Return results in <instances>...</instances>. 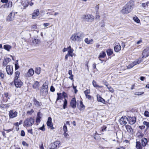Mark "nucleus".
<instances>
[{
	"label": "nucleus",
	"instance_id": "28",
	"mask_svg": "<svg viewBox=\"0 0 149 149\" xmlns=\"http://www.w3.org/2000/svg\"><path fill=\"white\" fill-rule=\"evenodd\" d=\"M39 86V82L37 81H35L34 84L33 86V88H34L37 89L38 88Z\"/></svg>",
	"mask_w": 149,
	"mask_h": 149
},
{
	"label": "nucleus",
	"instance_id": "23",
	"mask_svg": "<svg viewBox=\"0 0 149 149\" xmlns=\"http://www.w3.org/2000/svg\"><path fill=\"white\" fill-rule=\"evenodd\" d=\"M147 143V140L146 138H142L141 139V144L143 146H145Z\"/></svg>",
	"mask_w": 149,
	"mask_h": 149
},
{
	"label": "nucleus",
	"instance_id": "18",
	"mask_svg": "<svg viewBox=\"0 0 149 149\" xmlns=\"http://www.w3.org/2000/svg\"><path fill=\"white\" fill-rule=\"evenodd\" d=\"M125 128L127 131L130 134H132L133 133V130L131 126L129 125L125 126Z\"/></svg>",
	"mask_w": 149,
	"mask_h": 149
},
{
	"label": "nucleus",
	"instance_id": "58",
	"mask_svg": "<svg viewBox=\"0 0 149 149\" xmlns=\"http://www.w3.org/2000/svg\"><path fill=\"white\" fill-rule=\"evenodd\" d=\"M40 118L39 117H38L36 119V123H38L40 122Z\"/></svg>",
	"mask_w": 149,
	"mask_h": 149
},
{
	"label": "nucleus",
	"instance_id": "44",
	"mask_svg": "<svg viewBox=\"0 0 149 149\" xmlns=\"http://www.w3.org/2000/svg\"><path fill=\"white\" fill-rule=\"evenodd\" d=\"M134 64L132 63L128 65L127 66V68L128 69H130L133 67L134 65H133Z\"/></svg>",
	"mask_w": 149,
	"mask_h": 149
},
{
	"label": "nucleus",
	"instance_id": "12",
	"mask_svg": "<svg viewBox=\"0 0 149 149\" xmlns=\"http://www.w3.org/2000/svg\"><path fill=\"white\" fill-rule=\"evenodd\" d=\"M14 81L15 84L17 88L20 87L23 84V83L20 80H15Z\"/></svg>",
	"mask_w": 149,
	"mask_h": 149
},
{
	"label": "nucleus",
	"instance_id": "62",
	"mask_svg": "<svg viewBox=\"0 0 149 149\" xmlns=\"http://www.w3.org/2000/svg\"><path fill=\"white\" fill-rule=\"evenodd\" d=\"M28 4H29V3H28V2L27 1L26 4V5H24V3H23V5L24 7V8H25L28 6Z\"/></svg>",
	"mask_w": 149,
	"mask_h": 149
},
{
	"label": "nucleus",
	"instance_id": "31",
	"mask_svg": "<svg viewBox=\"0 0 149 149\" xmlns=\"http://www.w3.org/2000/svg\"><path fill=\"white\" fill-rule=\"evenodd\" d=\"M85 108V106L83 104V103L82 101L80 102V105L79 107V109L81 111L84 110Z\"/></svg>",
	"mask_w": 149,
	"mask_h": 149
},
{
	"label": "nucleus",
	"instance_id": "8",
	"mask_svg": "<svg viewBox=\"0 0 149 149\" xmlns=\"http://www.w3.org/2000/svg\"><path fill=\"white\" fill-rule=\"evenodd\" d=\"M127 118L126 116L122 117L120 119L119 122L121 125H125L127 123Z\"/></svg>",
	"mask_w": 149,
	"mask_h": 149
},
{
	"label": "nucleus",
	"instance_id": "6",
	"mask_svg": "<svg viewBox=\"0 0 149 149\" xmlns=\"http://www.w3.org/2000/svg\"><path fill=\"white\" fill-rule=\"evenodd\" d=\"M6 70L7 74L8 75H11L13 73V67L11 65H7Z\"/></svg>",
	"mask_w": 149,
	"mask_h": 149
},
{
	"label": "nucleus",
	"instance_id": "20",
	"mask_svg": "<svg viewBox=\"0 0 149 149\" xmlns=\"http://www.w3.org/2000/svg\"><path fill=\"white\" fill-rule=\"evenodd\" d=\"M40 42V40L39 39H38L35 38H32V42L33 44L35 45H37L39 44Z\"/></svg>",
	"mask_w": 149,
	"mask_h": 149
},
{
	"label": "nucleus",
	"instance_id": "42",
	"mask_svg": "<svg viewBox=\"0 0 149 149\" xmlns=\"http://www.w3.org/2000/svg\"><path fill=\"white\" fill-rule=\"evenodd\" d=\"M144 115L146 117H149V112L147 111H145L144 113Z\"/></svg>",
	"mask_w": 149,
	"mask_h": 149
},
{
	"label": "nucleus",
	"instance_id": "32",
	"mask_svg": "<svg viewBox=\"0 0 149 149\" xmlns=\"http://www.w3.org/2000/svg\"><path fill=\"white\" fill-rule=\"evenodd\" d=\"M93 85V86L96 88H101L103 87L102 86H100L98 85L97 83L94 80H93L92 82Z\"/></svg>",
	"mask_w": 149,
	"mask_h": 149
},
{
	"label": "nucleus",
	"instance_id": "15",
	"mask_svg": "<svg viewBox=\"0 0 149 149\" xmlns=\"http://www.w3.org/2000/svg\"><path fill=\"white\" fill-rule=\"evenodd\" d=\"M67 50L68 51V54L70 55V56L72 57L74 56V49L72 48L70 46L67 47Z\"/></svg>",
	"mask_w": 149,
	"mask_h": 149
},
{
	"label": "nucleus",
	"instance_id": "45",
	"mask_svg": "<svg viewBox=\"0 0 149 149\" xmlns=\"http://www.w3.org/2000/svg\"><path fill=\"white\" fill-rule=\"evenodd\" d=\"M4 77V74L1 70H0V77L2 78L3 79Z\"/></svg>",
	"mask_w": 149,
	"mask_h": 149
},
{
	"label": "nucleus",
	"instance_id": "48",
	"mask_svg": "<svg viewBox=\"0 0 149 149\" xmlns=\"http://www.w3.org/2000/svg\"><path fill=\"white\" fill-rule=\"evenodd\" d=\"M86 96V97L89 100H91L93 97L91 95H87Z\"/></svg>",
	"mask_w": 149,
	"mask_h": 149
},
{
	"label": "nucleus",
	"instance_id": "51",
	"mask_svg": "<svg viewBox=\"0 0 149 149\" xmlns=\"http://www.w3.org/2000/svg\"><path fill=\"white\" fill-rule=\"evenodd\" d=\"M63 130L64 132H67L68 131L67 127L65 125L63 126Z\"/></svg>",
	"mask_w": 149,
	"mask_h": 149
},
{
	"label": "nucleus",
	"instance_id": "53",
	"mask_svg": "<svg viewBox=\"0 0 149 149\" xmlns=\"http://www.w3.org/2000/svg\"><path fill=\"white\" fill-rule=\"evenodd\" d=\"M25 135V133L24 131L22 130L21 131V136H24Z\"/></svg>",
	"mask_w": 149,
	"mask_h": 149
},
{
	"label": "nucleus",
	"instance_id": "33",
	"mask_svg": "<svg viewBox=\"0 0 149 149\" xmlns=\"http://www.w3.org/2000/svg\"><path fill=\"white\" fill-rule=\"evenodd\" d=\"M106 52L108 56H110L113 54V50L111 49H107Z\"/></svg>",
	"mask_w": 149,
	"mask_h": 149
},
{
	"label": "nucleus",
	"instance_id": "10",
	"mask_svg": "<svg viewBox=\"0 0 149 149\" xmlns=\"http://www.w3.org/2000/svg\"><path fill=\"white\" fill-rule=\"evenodd\" d=\"M149 55V47L146 48L143 51L142 53V58H146Z\"/></svg>",
	"mask_w": 149,
	"mask_h": 149
},
{
	"label": "nucleus",
	"instance_id": "21",
	"mask_svg": "<svg viewBox=\"0 0 149 149\" xmlns=\"http://www.w3.org/2000/svg\"><path fill=\"white\" fill-rule=\"evenodd\" d=\"M33 101L34 104L37 107L41 106L42 105V103L37 101L35 98H33Z\"/></svg>",
	"mask_w": 149,
	"mask_h": 149
},
{
	"label": "nucleus",
	"instance_id": "4",
	"mask_svg": "<svg viewBox=\"0 0 149 149\" xmlns=\"http://www.w3.org/2000/svg\"><path fill=\"white\" fill-rule=\"evenodd\" d=\"M48 81H46L43 84L40 90L41 93L43 95H46L47 93Z\"/></svg>",
	"mask_w": 149,
	"mask_h": 149
},
{
	"label": "nucleus",
	"instance_id": "49",
	"mask_svg": "<svg viewBox=\"0 0 149 149\" xmlns=\"http://www.w3.org/2000/svg\"><path fill=\"white\" fill-rule=\"evenodd\" d=\"M84 93L85 95H88V94L90 93V90H87L84 91Z\"/></svg>",
	"mask_w": 149,
	"mask_h": 149
},
{
	"label": "nucleus",
	"instance_id": "25",
	"mask_svg": "<svg viewBox=\"0 0 149 149\" xmlns=\"http://www.w3.org/2000/svg\"><path fill=\"white\" fill-rule=\"evenodd\" d=\"M12 13L11 12L8 15L7 18V21L10 22L13 20L14 17L12 16Z\"/></svg>",
	"mask_w": 149,
	"mask_h": 149
},
{
	"label": "nucleus",
	"instance_id": "2",
	"mask_svg": "<svg viewBox=\"0 0 149 149\" xmlns=\"http://www.w3.org/2000/svg\"><path fill=\"white\" fill-rule=\"evenodd\" d=\"M133 5L132 1H129L124 6L121 10V13L124 14H127L130 12L132 10L131 8Z\"/></svg>",
	"mask_w": 149,
	"mask_h": 149
},
{
	"label": "nucleus",
	"instance_id": "17",
	"mask_svg": "<svg viewBox=\"0 0 149 149\" xmlns=\"http://www.w3.org/2000/svg\"><path fill=\"white\" fill-rule=\"evenodd\" d=\"M11 61V59L10 58H4L3 61V65L5 67Z\"/></svg>",
	"mask_w": 149,
	"mask_h": 149
},
{
	"label": "nucleus",
	"instance_id": "55",
	"mask_svg": "<svg viewBox=\"0 0 149 149\" xmlns=\"http://www.w3.org/2000/svg\"><path fill=\"white\" fill-rule=\"evenodd\" d=\"M12 2H9V3H8V5L7 6V7L8 8L9 7H12Z\"/></svg>",
	"mask_w": 149,
	"mask_h": 149
},
{
	"label": "nucleus",
	"instance_id": "56",
	"mask_svg": "<svg viewBox=\"0 0 149 149\" xmlns=\"http://www.w3.org/2000/svg\"><path fill=\"white\" fill-rule=\"evenodd\" d=\"M15 70H17L18 69V68H19V66L18 65V64L17 63L15 64Z\"/></svg>",
	"mask_w": 149,
	"mask_h": 149
},
{
	"label": "nucleus",
	"instance_id": "16",
	"mask_svg": "<svg viewBox=\"0 0 149 149\" xmlns=\"http://www.w3.org/2000/svg\"><path fill=\"white\" fill-rule=\"evenodd\" d=\"M127 121H129V123L133 125L134 124L136 121V118L135 117H130L127 118Z\"/></svg>",
	"mask_w": 149,
	"mask_h": 149
},
{
	"label": "nucleus",
	"instance_id": "52",
	"mask_svg": "<svg viewBox=\"0 0 149 149\" xmlns=\"http://www.w3.org/2000/svg\"><path fill=\"white\" fill-rule=\"evenodd\" d=\"M39 129L40 130H41L42 131H45V127H44V125H43L42 127H40L39 128Z\"/></svg>",
	"mask_w": 149,
	"mask_h": 149
},
{
	"label": "nucleus",
	"instance_id": "34",
	"mask_svg": "<svg viewBox=\"0 0 149 149\" xmlns=\"http://www.w3.org/2000/svg\"><path fill=\"white\" fill-rule=\"evenodd\" d=\"M106 56L105 52H102L100 54L98 58H104Z\"/></svg>",
	"mask_w": 149,
	"mask_h": 149
},
{
	"label": "nucleus",
	"instance_id": "35",
	"mask_svg": "<svg viewBox=\"0 0 149 149\" xmlns=\"http://www.w3.org/2000/svg\"><path fill=\"white\" fill-rule=\"evenodd\" d=\"M20 74V72L18 71H17L15 72V76L14 78V80L18 79L19 77V76Z\"/></svg>",
	"mask_w": 149,
	"mask_h": 149
},
{
	"label": "nucleus",
	"instance_id": "39",
	"mask_svg": "<svg viewBox=\"0 0 149 149\" xmlns=\"http://www.w3.org/2000/svg\"><path fill=\"white\" fill-rule=\"evenodd\" d=\"M107 88L109 90V91L113 93L114 92L113 89L110 86L107 87Z\"/></svg>",
	"mask_w": 149,
	"mask_h": 149
},
{
	"label": "nucleus",
	"instance_id": "26",
	"mask_svg": "<svg viewBox=\"0 0 149 149\" xmlns=\"http://www.w3.org/2000/svg\"><path fill=\"white\" fill-rule=\"evenodd\" d=\"M121 49V47L120 45H116L114 48V51L117 52H119Z\"/></svg>",
	"mask_w": 149,
	"mask_h": 149
},
{
	"label": "nucleus",
	"instance_id": "19",
	"mask_svg": "<svg viewBox=\"0 0 149 149\" xmlns=\"http://www.w3.org/2000/svg\"><path fill=\"white\" fill-rule=\"evenodd\" d=\"M39 12L38 9H36L34 10L33 13L32 14V18L33 19L36 18L39 15Z\"/></svg>",
	"mask_w": 149,
	"mask_h": 149
},
{
	"label": "nucleus",
	"instance_id": "9",
	"mask_svg": "<svg viewBox=\"0 0 149 149\" xmlns=\"http://www.w3.org/2000/svg\"><path fill=\"white\" fill-rule=\"evenodd\" d=\"M60 142L56 141L54 143H52L50 148L49 149H56L57 147H59Z\"/></svg>",
	"mask_w": 149,
	"mask_h": 149
},
{
	"label": "nucleus",
	"instance_id": "50",
	"mask_svg": "<svg viewBox=\"0 0 149 149\" xmlns=\"http://www.w3.org/2000/svg\"><path fill=\"white\" fill-rule=\"evenodd\" d=\"M107 128V127L106 126H103V127H102V129L101 130H100V131L101 132H103Z\"/></svg>",
	"mask_w": 149,
	"mask_h": 149
},
{
	"label": "nucleus",
	"instance_id": "5",
	"mask_svg": "<svg viewBox=\"0 0 149 149\" xmlns=\"http://www.w3.org/2000/svg\"><path fill=\"white\" fill-rule=\"evenodd\" d=\"M83 18L85 20L88 22H92L94 20V17L93 16L90 14L84 15Z\"/></svg>",
	"mask_w": 149,
	"mask_h": 149
},
{
	"label": "nucleus",
	"instance_id": "3",
	"mask_svg": "<svg viewBox=\"0 0 149 149\" xmlns=\"http://www.w3.org/2000/svg\"><path fill=\"white\" fill-rule=\"evenodd\" d=\"M34 121L31 117L26 118L24 121L23 125L24 127H29L32 126L34 124Z\"/></svg>",
	"mask_w": 149,
	"mask_h": 149
},
{
	"label": "nucleus",
	"instance_id": "64",
	"mask_svg": "<svg viewBox=\"0 0 149 149\" xmlns=\"http://www.w3.org/2000/svg\"><path fill=\"white\" fill-rule=\"evenodd\" d=\"M40 149H44L43 147V144L42 143L41 145H40L39 146Z\"/></svg>",
	"mask_w": 149,
	"mask_h": 149
},
{
	"label": "nucleus",
	"instance_id": "36",
	"mask_svg": "<svg viewBox=\"0 0 149 149\" xmlns=\"http://www.w3.org/2000/svg\"><path fill=\"white\" fill-rule=\"evenodd\" d=\"M133 20L137 23H139L140 22V20L138 18L135 16L133 17Z\"/></svg>",
	"mask_w": 149,
	"mask_h": 149
},
{
	"label": "nucleus",
	"instance_id": "61",
	"mask_svg": "<svg viewBox=\"0 0 149 149\" xmlns=\"http://www.w3.org/2000/svg\"><path fill=\"white\" fill-rule=\"evenodd\" d=\"M28 132L29 133H30L31 134H33V133L32 132V129L29 130H28Z\"/></svg>",
	"mask_w": 149,
	"mask_h": 149
},
{
	"label": "nucleus",
	"instance_id": "1",
	"mask_svg": "<svg viewBox=\"0 0 149 149\" xmlns=\"http://www.w3.org/2000/svg\"><path fill=\"white\" fill-rule=\"evenodd\" d=\"M83 37V33L81 32H79L73 34L70 37V39L73 41L79 42L82 40Z\"/></svg>",
	"mask_w": 149,
	"mask_h": 149
},
{
	"label": "nucleus",
	"instance_id": "40",
	"mask_svg": "<svg viewBox=\"0 0 149 149\" xmlns=\"http://www.w3.org/2000/svg\"><path fill=\"white\" fill-rule=\"evenodd\" d=\"M72 86L73 87V89H74V93H76L78 91V90H77V89H76V88H77V86H74V84H73V83H72Z\"/></svg>",
	"mask_w": 149,
	"mask_h": 149
},
{
	"label": "nucleus",
	"instance_id": "57",
	"mask_svg": "<svg viewBox=\"0 0 149 149\" xmlns=\"http://www.w3.org/2000/svg\"><path fill=\"white\" fill-rule=\"evenodd\" d=\"M22 144L24 146H27L28 145V144L25 141H23L22 142Z\"/></svg>",
	"mask_w": 149,
	"mask_h": 149
},
{
	"label": "nucleus",
	"instance_id": "43",
	"mask_svg": "<svg viewBox=\"0 0 149 149\" xmlns=\"http://www.w3.org/2000/svg\"><path fill=\"white\" fill-rule=\"evenodd\" d=\"M144 92H135L134 94L135 95H141Z\"/></svg>",
	"mask_w": 149,
	"mask_h": 149
},
{
	"label": "nucleus",
	"instance_id": "22",
	"mask_svg": "<svg viewBox=\"0 0 149 149\" xmlns=\"http://www.w3.org/2000/svg\"><path fill=\"white\" fill-rule=\"evenodd\" d=\"M97 100L98 102H101L104 103L105 102V100L102 98L99 94H97Z\"/></svg>",
	"mask_w": 149,
	"mask_h": 149
},
{
	"label": "nucleus",
	"instance_id": "46",
	"mask_svg": "<svg viewBox=\"0 0 149 149\" xmlns=\"http://www.w3.org/2000/svg\"><path fill=\"white\" fill-rule=\"evenodd\" d=\"M116 135L117 136V138L118 139H119V138H122V134L120 133H118H118H117L116 134Z\"/></svg>",
	"mask_w": 149,
	"mask_h": 149
},
{
	"label": "nucleus",
	"instance_id": "30",
	"mask_svg": "<svg viewBox=\"0 0 149 149\" xmlns=\"http://www.w3.org/2000/svg\"><path fill=\"white\" fill-rule=\"evenodd\" d=\"M3 48L4 49L9 51L12 48V47L9 45H4Z\"/></svg>",
	"mask_w": 149,
	"mask_h": 149
},
{
	"label": "nucleus",
	"instance_id": "60",
	"mask_svg": "<svg viewBox=\"0 0 149 149\" xmlns=\"http://www.w3.org/2000/svg\"><path fill=\"white\" fill-rule=\"evenodd\" d=\"M148 6L147 3V2L146 3H143L142 4V6L143 7H145L146 6Z\"/></svg>",
	"mask_w": 149,
	"mask_h": 149
},
{
	"label": "nucleus",
	"instance_id": "27",
	"mask_svg": "<svg viewBox=\"0 0 149 149\" xmlns=\"http://www.w3.org/2000/svg\"><path fill=\"white\" fill-rule=\"evenodd\" d=\"M136 147L137 149H142V147L141 143L139 141H136Z\"/></svg>",
	"mask_w": 149,
	"mask_h": 149
},
{
	"label": "nucleus",
	"instance_id": "29",
	"mask_svg": "<svg viewBox=\"0 0 149 149\" xmlns=\"http://www.w3.org/2000/svg\"><path fill=\"white\" fill-rule=\"evenodd\" d=\"M142 61V60H141V58H139L137 60H136L135 61L133 62L132 63L134 64V66L136 65L137 64H138L141 63Z\"/></svg>",
	"mask_w": 149,
	"mask_h": 149
},
{
	"label": "nucleus",
	"instance_id": "41",
	"mask_svg": "<svg viewBox=\"0 0 149 149\" xmlns=\"http://www.w3.org/2000/svg\"><path fill=\"white\" fill-rule=\"evenodd\" d=\"M67 101L66 99H65L63 105V108L64 109H65L66 108V107L67 106Z\"/></svg>",
	"mask_w": 149,
	"mask_h": 149
},
{
	"label": "nucleus",
	"instance_id": "13",
	"mask_svg": "<svg viewBox=\"0 0 149 149\" xmlns=\"http://www.w3.org/2000/svg\"><path fill=\"white\" fill-rule=\"evenodd\" d=\"M47 124L48 126L51 129H53L54 127H53V124L52 123V119L51 118L49 117L48 120L47 122Z\"/></svg>",
	"mask_w": 149,
	"mask_h": 149
},
{
	"label": "nucleus",
	"instance_id": "63",
	"mask_svg": "<svg viewBox=\"0 0 149 149\" xmlns=\"http://www.w3.org/2000/svg\"><path fill=\"white\" fill-rule=\"evenodd\" d=\"M73 76H74V75H71L68 78L70 79L71 80H73V81H74L73 80Z\"/></svg>",
	"mask_w": 149,
	"mask_h": 149
},
{
	"label": "nucleus",
	"instance_id": "7",
	"mask_svg": "<svg viewBox=\"0 0 149 149\" xmlns=\"http://www.w3.org/2000/svg\"><path fill=\"white\" fill-rule=\"evenodd\" d=\"M17 113L16 111H14L13 110H10L9 113V117L10 118H14L17 116Z\"/></svg>",
	"mask_w": 149,
	"mask_h": 149
},
{
	"label": "nucleus",
	"instance_id": "59",
	"mask_svg": "<svg viewBox=\"0 0 149 149\" xmlns=\"http://www.w3.org/2000/svg\"><path fill=\"white\" fill-rule=\"evenodd\" d=\"M66 132H64L63 135L65 137H67L68 136V134Z\"/></svg>",
	"mask_w": 149,
	"mask_h": 149
},
{
	"label": "nucleus",
	"instance_id": "38",
	"mask_svg": "<svg viewBox=\"0 0 149 149\" xmlns=\"http://www.w3.org/2000/svg\"><path fill=\"white\" fill-rule=\"evenodd\" d=\"M4 96L7 99H9L10 97V95L8 92L4 93Z\"/></svg>",
	"mask_w": 149,
	"mask_h": 149
},
{
	"label": "nucleus",
	"instance_id": "11",
	"mask_svg": "<svg viewBox=\"0 0 149 149\" xmlns=\"http://www.w3.org/2000/svg\"><path fill=\"white\" fill-rule=\"evenodd\" d=\"M34 74V70L32 68L29 70L28 72L25 74V76L27 77H29L33 76Z\"/></svg>",
	"mask_w": 149,
	"mask_h": 149
},
{
	"label": "nucleus",
	"instance_id": "37",
	"mask_svg": "<svg viewBox=\"0 0 149 149\" xmlns=\"http://www.w3.org/2000/svg\"><path fill=\"white\" fill-rule=\"evenodd\" d=\"M41 71L40 68L39 67L37 68L35 70V72L37 74H39L40 73Z\"/></svg>",
	"mask_w": 149,
	"mask_h": 149
},
{
	"label": "nucleus",
	"instance_id": "24",
	"mask_svg": "<svg viewBox=\"0 0 149 149\" xmlns=\"http://www.w3.org/2000/svg\"><path fill=\"white\" fill-rule=\"evenodd\" d=\"M84 42L87 44H92L93 42V40L92 39H89L88 38H86L84 40Z\"/></svg>",
	"mask_w": 149,
	"mask_h": 149
},
{
	"label": "nucleus",
	"instance_id": "14",
	"mask_svg": "<svg viewBox=\"0 0 149 149\" xmlns=\"http://www.w3.org/2000/svg\"><path fill=\"white\" fill-rule=\"evenodd\" d=\"M76 102L75 97L73 98L70 102V105L73 108H75L76 107Z\"/></svg>",
	"mask_w": 149,
	"mask_h": 149
},
{
	"label": "nucleus",
	"instance_id": "54",
	"mask_svg": "<svg viewBox=\"0 0 149 149\" xmlns=\"http://www.w3.org/2000/svg\"><path fill=\"white\" fill-rule=\"evenodd\" d=\"M55 89L52 86L50 87V91H51L54 92L55 91Z\"/></svg>",
	"mask_w": 149,
	"mask_h": 149
},
{
	"label": "nucleus",
	"instance_id": "47",
	"mask_svg": "<svg viewBox=\"0 0 149 149\" xmlns=\"http://www.w3.org/2000/svg\"><path fill=\"white\" fill-rule=\"evenodd\" d=\"M143 124L147 126L148 128L149 127V122L145 121L143 122Z\"/></svg>",
	"mask_w": 149,
	"mask_h": 149
}]
</instances>
